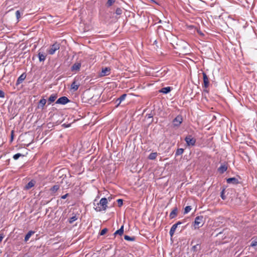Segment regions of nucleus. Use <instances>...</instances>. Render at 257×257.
<instances>
[{"instance_id":"f257e3e1","label":"nucleus","mask_w":257,"mask_h":257,"mask_svg":"<svg viewBox=\"0 0 257 257\" xmlns=\"http://www.w3.org/2000/svg\"><path fill=\"white\" fill-rule=\"evenodd\" d=\"M107 200L106 198H102L99 202L93 203L94 209L97 212L104 211L107 207Z\"/></svg>"},{"instance_id":"f03ea898","label":"nucleus","mask_w":257,"mask_h":257,"mask_svg":"<svg viewBox=\"0 0 257 257\" xmlns=\"http://www.w3.org/2000/svg\"><path fill=\"white\" fill-rule=\"evenodd\" d=\"M204 224V220L203 216H197L194 222V226L195 228H199L203 226Z\"/></svg>"},{"instance_id":"7ed1b4c3","label":"nucleus","mask_w":257,"mask_h":257,"mask_svg":"<svg viewBox=\"0 0 257 257\" xmlns=\"http://www.w3.org/2000/svg\"><path fill=\"white\" fill-rule=\"evenodd\" d=\"M60 49V44L56 42L54 44L51 46L50 49L48 51V52L50 55L54 54L55 52Z\"/></svg>"},{"instance_id":"20e7f679","label":"nucleus","mask_w":257,"mask_h":257,"mask_svg":"<svg viewBox=\"0 0 257 257\" xmlns=\"http://www.w3.org/2000/svg\"><path fill=\"white\" fill-rule=\"evenodd\" d=\"M183 121L182 116L181 115H177L173 120L174 126H179Z\"/></svg>"},{"instance_id":"39448f33","label":"nucleus","mask_w":257,"mask_h":257,"mask_svg":"<svg viewBox=\"0 0 257 257\" xmlns=\"http://www.w3.org/2000/svg\"><path fill=\"white\" fill-rule=\"evenodd\" d=\"M110 68L109 67H103L100 72L99 75L100 77L107 76L110 73Z\"/></svg>"},{"instance_id":"423d86ee","label":"nucleus","mask_w":257,"mask_h":257,"mask_svg":"<svg viewBox=\"0 0 257 257\" xmlns=\"http://www.w3.org/2000/svg\"><path fill=\"white\" fill-rule=\"evenodd\" d=\"M185 140L188 146H194L196 143V140L192 137L191 136H187Z\"/></svg>"},{"instance_id":"0eeeda50","label":"nucleus","mask_w":257,"mask_h":257,"mask_svg":"<svg viewBox=\"0 0 257 257\" xmlns=\"http://www.w3.org/2000/svg\"><path fill=\"white\" fill-rule=\"evenodd\" d=\"M69 101H70L69 99L67 97L62 96V97H60L59 98H58L57 100L56 103L64 105V104H66V103H67Z\"/></svg>"},{"instance_id":"6e6552de","label":"nucleus","mask_w":257,"mask_h":257,"mask_svg":"<svg viewBox=\"0 0 257 257\" xmlns=\"http://www.w3.org/2000/svg\"><path fill=\"white\" fill-rule=\"evenodd\" d=\"M182 222L181 221H178L176 223L173 224L172 226L171 227L170 231L169 234L171 237H172L173 235L174 234V233L176 230V228H177L178 226L181 224Z\"/></svg>"},{"instance_id":"1a4fd4ad","label":"nucleus","mask_w":257,"mask_h":257,"mask_svg":"<svg viewBox=\"0 0 257 257\" xmlns=\"http://www.w3.org/2000/svg\"><path fill=\"white\" fill-rule=\"evenodd\" d=\"M81 64L80 63L77 62L74 63L71 68L72 71H78L80 70Z\"/></svg>"},{"instance_id":"9d476101","label":"nucleus","mask_w":257,"mask_h":257,"mask_svg":"<svg viewBox=\"0 0 257 257\" xmlns=\"http://www.w3.org/2000/svg\"><path fill=\"white\" fill-rule=\"evenodd\" d=\"M203 83L204 86L205 88H207L209 86V79L206 75V74L204 72L203 73Z\"/></svg>"},{"instance_id":"9b49d317","label":"nucleus","mask_w":257,"mask_h":257,"mask_svg":"<svg viewBox=\"0 0 257 257\" xmlns=\"http://www.w3.org/2000/svg\"><path fill=\"white\" fill-rule=\"evenodd\" d=\"M26 77V75L25 73H23L21 74L18 78L17 82H16V85H18L21 83L25 79Z\"/></svg>"},{"instance_id":"f8f14e48","label":"nucleus","mask_w":257,"mask_h":257,"mask_svg":"<svg viewBox=\"0 0 257 257\" xmlns=\"http://www.w3.org/2000/svg\"><path fill=\"white\" fill-rule=\"evenodd\" d=\"M226 182L228 184H237L238 183V180L235 177L229 178L226 180Z\"/></svg>"},{"instance_id":"ddd939ff","label":"nucleus","mask_w":257,"mask_h":257,"mask_svg":"<svg viewBox=\"0 0 257 257\" xmlns=\"http://www.w3.org/2000/svg\"><path fill=\"white\" fill-rule=\"evenodd\" d=\"M178 209L176 207L174 208L170 214L169 217L171 219L174 218L177 215Z\"/></svg>"},{"instance_id":"4468645a","label":"nucleus","mask_w":257,"mask_h":257,"mask_svg":"<svg viewBox=\"0 0 257 257\" xmlns=\"http://www.w3.org/2000/svg\"><path fill=\"white\" fill-rule=\"evenodd\" d=\"M227 169V167L225 165H221L218 169V171L220 173L223 174L224 173Z\"/></svg>"},{"instance_id":"2eb2a0df","label":"nucleus","mask_w":257,"mask_h":257,"mask_svg":"<svg viewBox=\"0 0 257 257\" xmlns=\"http://www.w3.org/2000/svg\"><path fill=\"white\" fill-rule=\"evenodd\" d=\"M171 89L170 87H166L162 88L160 90V92L161 93H163L164 94H167L169 93L171 91Z\"/></svg>"},{"instance_id":"dca6fc26","label":"nucleus","mask_w":257,"mask_h":257,"mask_svg":"<svg viewBox=\"0 0 257 257\" xmlns=\"http://www.w3.org/2000/svg\"><path fill=\"white\" fill-rule=\"evenodd\" d=\"M35 233V231H29L27 234L26 235L25 237V241H27L29 238L31 237V236Z\"/></svg>"},{"instance_id":"f3484780","label":"nucleus","mask_w":257,"mask_h":257,"mask_svg":"<svg viewBox=\"0 0 257 257\" xmlns=\"http://www.w3.org/2000/svg\"><path fill=\"white\" fill-rule=\"evenodd\" d=\"M46 56L45 55V54H43L40 52H39L38 53V57L40 62L44 61L46 59Z\"/></svg>"},{"instance_id":"a211bd4d","label":"nucleus","mask_w":257,"mask_h":257,"mask_svg":"<svg viewBox=\"0 0 257 257\" xmlns=\"http://www.w3.org/2000/svg\"><path fill=\"white\" fill-rule=\"evenodd\" d=\"M123 233V225H122L121 227L116 230L114 233V235H115L116 234H119L120 235H121Z\"/></svg>"},{"instance_id":"6ab92c4d","label":"nucleus","mask_w":257,"mask_h":257,"mask_svg":"<svg viewBox=\"0 0 257 257\" xmlns=\"http://www.w3.org/2000/svg\"><path fill=\"white\" fill-rule=\"evenodd\" d=\"M79 84H77L76 83V82L74 81L72 82L71 85V88L72 89L74 90V91L77 90L79 88Z\"/></svg>"},{"instance_id":"aec40b11","label":"nucleus","mask_w":257,"mask_h":257,"mask_svg":"<svg viewBox=\"0 0 257 257\" xmlns=\"http://www.w3.org/2000/svg\"><path fill=\"white\" fill-rule=\"evenodd\" d=\"M250 246L252 247H255L257 246V236L252 238Z\"/></svg>"},{"instance_id":"412c9836","label":"nucleus","mask_w":257,"mask_h":257,"mask_svg":"<svg viewBox=\"0 0 257 257\" xmlns=\"http://www.w3.org/2000/svg\"><path fill=\"white\" fill-rule=\"evenodd\" d=\"M46 99L44 98L41 99L39 102V107H43L46 104Z\"/></svg>"},{"instance_id":"4be33fe9","label":"nucleus","mask_w":257,"mask_h":257,"mask_svg":"<svg viewBox=\"0 0 257 257\" xmlns=\"http://www.w3.org/2000/svg\"><path fill=\"white\" fill-rule=\"evenodd\" d=\"M157 156V153L155 152V153H151L149 157H148V158L150 159V160H154L156 158Z\"/></svg>"},{"instance_id":"5701e85b","label":"nucleus","mask_w":257,"mask_h":257,"mask_svg":"<svg viewBox=\"0 0 257 257\" xmlns=\"http://www.w3.org/2000/svg\"><path fill=\"white\" fill-rule=\"evenodd\" d=\"M126 94H122V95H121V96H120V97H119V98H118L117 99V100H116V101H118V103L117 105H119V104L121 103V102L122 101H123V100H124V99H125V97H126Z\"/></svg>"},{"instance_id":"b1692460","label":"nucleus","mask_w":257,"mask_h":257,"mask_svg":"<svg viewBox=\"0 0 257 257\" xmlns=\"http://www.w3.org/2000/svg\"><path fill=\"white\" fill-rule=\"evenodd\" d=\"M184 152V150L182 148H180L177 150L175 152V156H179L182 155Z\"/></svg>"},{"instance_id":"393cba45","label":"nucleus","mask_w":257,"mask_h":257,"mask_svg":"<svg viewBox=\"0 0 257 257\" xmlns=\"http://www.w3.org/2000/svg\"><path fill=\"white\" fill-rule=\"evenodd\" d=\"M124 238L125 240H128V241H134L135 239L134 237H131L128 235H126L124 236Z\"/></svg>"},{"instance_id":"a878e982","label":"nucleus","mask_w":257,"mask_h":257,"mask_svg":"<svg viewBox=\"0 0 257 257\" xmlns=\"http://www.w3.org/2000/svg\"><path fill=\"white\" fill-rule=\"evenodd\" d=\"M56 99V96L55 95H51L49 97L48 100L51 103V102H54Z\"/></svg>"},{"instance_id":"bb28decb","label":"nucleus","mask_w":257,"mask_h":257,"mask_svg":"<svg viewBox=\"0 0 257 257\" xmlns=\"http://www.w3.org/2000/svg\"><path fill=\"white\" fill-rule=\"evenodd\" d=\"M34 185V184L32 182V181H30L29 182L26 186V188L27 189H29L30 188H31L32 187H33Z\"/></svg>"},{"instance_id":"cd10ccee","label":"nucleus","mask_w":257,"mask_h":257,"mask_svg":"<svg viewBox=\"0 0 257 257\" xmlns=\"http://www.w3.org/2000/svg\"><path fill=\"white\" fill-rule=\"evenodd\" d=\"M191 209H192V208L190 206H187L185 207V208L184 209V214L188 213V212H189L191 211Z\"/></svg>"},{"instance_id":"c85d7f7f","label":"nucleus","mask_w":257,"mask_h":257,"mask_svg":"<svg viewBox=\"0 0 257 257\" xmlns=\"http://www.w3.org/2000/svg\"><path fill=\"white\" fill-rule=\"evenodd\" d=\"M59 189V186L58 185H55L54 186H53L51 190L52 192H56L58 189Z\"/></svg>"},{"instance_id":"c756f323","label":"nucleus","mask_w":257,"mask_h":257,"mask_svg":"<svg viewBox=\"0 0 257 257\" xmlns=\"http://www.w3.org/2000/svg\"><path fill=\"white\" fill-rule=\"evenodd\" d=\"M77 219V217L76 215L73 216L72 217H70L69 220V222L70 223H72L73 222L76 221Z\"/></svg>"},{"instance_id":"7c9ffc66","label":"nucleus","mask_w":257,"mask_h":257,"mask_svg":"<svg viewBox=\"0 0 257 257\" xmlns=\"http://www.w3.org/2000/svg\"><path fill=\"white\" fill-rule=\"evenodd\" d=\"M21 156H24V155L20 153H17L13 156V159L17 160Z\"/></svg>"},{"instance_id":"2f4dec72","label":"nucleus","mask_w":257,"mask_h":257,"mask_svg":"<svg viewBox=\"0 0 257 257\" xmlns=\"http://www.w3.org/2000/svg\"><path fill=\"white\" fill-rule=\"evenodd\" d=\"M122 11L121 9L118 8L116 9L115 14L117 15H120L122 14Z\"/></svg>"},{"instance_id":"473e14b6","label":"nucleus","mask_w":257,"mask_h":257,"mask_svg":"<svg viewBox=\"0 0 257 257\" xmlns=\"http://www.w3.org/2000/svg\"><path fill=\"white\" fill-rule=\"evenodd\" d=\"M115 0H108L107 2V5L108 7L111 6L114 3Z\"/></svg>"},{"instance_id":"72a5a7b5","label":"nucleus","mask_w":257,"mask_h":257,"mask_svg":"<svg viewBox=\"0 0 257 257\" xmlns=\"http://www.w3.org/2000/svg\"><path fill=\"white\" fill-rule=\"evenodd\" d=\"M107 231V229L105 228L103 229H102L100 232V235H103L104 234H105Z\"/></svg>"},{"instance_id":"f704fd0d","label":"nucleus","mask_w":257,"mask_h":257,"mask_svg":"<svg viewBox=\"0 0 257 257\" xmlns=\"http://www.w3.org/2000/svg\"><path fill=\"white\" fill-rule=\"evenodd\" d=\"M117 202L118 203V205L119 207H120L123 204V200L121 199H118L117 200Z\"/></svg>"},{"instance_id":"c9c22d12","label":"nucleus","mask_w":257,"mask_h":257,"mask_svg":"<svg viewBox=\"0 0 257 257\" xmlns=\"http://www.w3.org/2000/svg\"><path fill=\"white\" fill-rule=\"evenodd\" d=\"M16 16L17 17V20L19 21L20 17H21V14L19 11H17L16 12Z\"/></svg>"},{"instance_id":"e433bc0d","label":"nucleus","mask_w":257,"mask_h":257,"mask_svg":"<svg viewBox=\"0 0 257 257\" xmlns=\"http://www.w3.org/2000/svg\"><path fill=\"white\" fill-rule=\"evenodd\" d=\"M14 131L12 130L11 131V142H12L14 140Z\"/></svg>"},{"instance_id":"4c0bfd02","label":"nucleus","mask_w":257,"mask_h":257,"mask_svg":"<svg viewBox=\"0 0 257 257\" xmlns=\"http://www.w3.org/2000/svg\"><path fill=\"white\" fill-rule=\"evenodd\" d=\"M5 95V92L3 90H0V98H4Z\"/></svg>"},{"instance_id":"58836bf2","label":"nucleus","mask_w":257,"mask_h":257,"mask_svg":"<svg viewBox=\"0 0 257 257\" xmlns=\"http://www.w3.org/2000/svg\"><path fill=\"white\" fill-rule=\"evenodd\" d=\"M68 196V194L67 193L63 196H61V198L63 199H64L65 198H66V197Z\"/></svg>"},{"instance_id":"ea45409f","label":"nucleus","mask_w":257,"mask_h":257,"mask_svg":"<svg viewBox=\"0 0 257 257\" xmlns=\"http://www.w3.org/2000/svg\"><path fill=\"white\" fill-rule=\"evenodd\" d=\"M4 237V235L3 234H0V243L2 242L3 239Z\"/></svg>"},{"instance_id":"a19ab883","label":"nucleus","mask_w":257,"mask_h":257,"mask_svg":"<svg viewBox=\"0 0 257 257\" xmlns=\"http://www.w3.org/2000/svg\"><path fill=\"white\" fill-rule=\"evenodd\" d=\"M198 33L200 35H203V34L201 32H200V31H198Z\"/></svg>"},{"instance_id":"79ce46f5","label":"nucleus","mask_w":257,"mask_h":257,"mask_svg":"<svg viewBox=\"0 0 257 257\" xmlns=\"http://www.w3.org/2000/svg\"><path fill=\"white\" fill-rule=\"evenodd\" d=\"M221 198L223 199H224V196H223V192H222V194H221Z\"/></svg>"}]
</instances>
